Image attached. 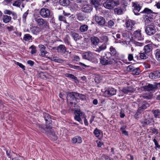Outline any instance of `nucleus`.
<instances>
[{
  "label": "nucleus",
  "mask_w": 160,
  "mask_h": 160,
  "mask_svg": "<svg viewBox=\"0 0 160 160\" xmlns=\"http://www.w3.org/2000/svg\"><path fill=\"white\" fill-rule=\"evenodd\" d=\"M21 3L22 2L20 0L16 1L12 4V5L17 7H19L21 5Z\"/></svg>",
  "instance_id": "nucleus-52"
},
{
  "label": "nucleus",
  "mask_w": 160,
  "mask_h": 160,
  "mask_svg": "<svg viewBox=\"0 0 160 160\" xmlns=\"http://www.w3.org/2000/svg\"><path fill=\"white\" fill-rule=\"evenodd\" d=\"M32 32L34 34L37 35L40 32V28L37 27H34L31 28Z\"/></svg>",
  "instance_id": "nucleus-36"
},
{
  "label": "nucleus",
  "mask_w": 160,
  "mask_h": 160,
  "mask_svg": "<svg viewBox=\"0 0 160 160\" xmlns=\"http://www.w3.org/2000/svg\"><path fill=\"white\" fill-rule=\"evenodd\" d=\"M114 12L118 15L122 14L123 13V10L120 7H118L114 9Z\"/></svg>",
  "instance_id": "nucleus-40"
},
{
  "label": "nucleus",
  "mask_w": 160,
  "mask_h": 160,
  "mask_svg": "<svg viewBox=\"0 0 160 160\" xmlns=\"http://www.w3.org/2000/svg\"><path fill=\"white\" fill-rule=\"evenodd\" d=\"M95 20L100 25H103L105 23V19L101 16H98L96 15L95 16Z\"/></svg>",
  "instance_id": "nucleus-19"
},
{
  "label": "nucleus",
  "mask_w": 160,
  "mask_h": 160,
  "mask_svg": "<svg viewBox=\"0 0 160 160\" xmlns=\"http://www.w3.org/2000/svg\"><path fill=\"white\" fill-rule=\"evenodd\" d=\"M149 77L151 79H155L160 77V71H153L151 72L149 75Z\"/></svg>",
  "instance_id": "nucleus-17"
},
{
  "label": "nucleus",
  "mask_w": 160,
  "mask_h": 160,
  "mask_svg": "<svg viewBox=\"0 0 160 160\" xmlns=\"http://www.w3.org/2000/svg\"><path fill=\"white\" fill-rule=\"evenodd\" d=\"M133 11L134 14L136 15H140L143 13H141L142 10V6L140 5L137 2L133 3Z\"/></svg>",
  "instance_id": "nucleus-9"
},
{
  "label": "nucleus",
  "mask_w": 160,
  "mask_h": 160,
  "mask_svg": "<svg viewBox=\"0 0 160 160\" xmlns=\"http://www.w3.org/2000/svg\"><path fill=\"white\" fill-rule=\"evenodd\" d=\"M109 49L110 52H107L106 53L110 54V57L111 58H112V57H114L116 58H119V53L112 46H111Z\"/></svg>",
  "instance_id": "nucleus-12"
},
{
  "label": "nucleus",
  "mask_w": 160,
  "mask_h": 160,
  "mask_svg": "<svg viewBox=\"0 0 160 160\" xmlns=\"http://www.w3.org/2000/svg\"><path fill=\"white\" fill-rule=\"evenodd\" d=\"M38 47L40 49V50H45L46 48L45 47V46L42 44H39L38 45Z\"/></svg>",
  "instance_id": "nucleus-64"
},
{
  "label": "nucleus",
  "mask_w": 160,
  "mask_h": 160,
  "mask_svg": "<svg viewBox=\"0 0 160 160\" xmlns=\"http://www.w3.org/2000/svg\"><path fill=\"white\" fill-rule=\"evenodd\" d=\"M68 65L69 66V67L70 68H72L77 70H82V68L79 66H75L70 64H68Z\"/></svg>",
  "instance_id": "nucleus-47"
},
{
  "label": "nucleus",
  "mask_w": 160,
  "mask_h": 160,
  "mask_svg": "<svg viewBox=\"0 0 160 160\" xmlns=\"http://www.w3.org/2000/svg\"><path fill=\"white\" fill-rule=\"evenodd\" d=\"M41 15L44 18H48L50 15V11L48 8H43L40 11Z\"/></svg>",
  "instance_id": "nucleus-15"
},
{
  "label": "nucleus",
  "mask_w": 160,
  "mask_h": 160,
  "mask_svg": "<svg viewBox=\"0 0 160 160\" xmlns=\"http://www.w3.org/2000/svg\"><path fill=\"white\" fill-rule=\"evenodd\" d=\"M101 133H102L101 130L98 129L97 128H96L93 131V133L95 136L97 137H99Z\"/></svg>",
  "instance_id": "nucleus-43"
},
{
  "label": "nucleus",
  "mask_w": 160,
  "mask_h": 160,
  "mask_svg": "<svg viewBox=\"0 0 160 160\" xmlns=\"http://www.w3.org/2000/svg\"><path fill=\"white\" fill-rule=\"evenodd\" d=\"M90 3L94 6L95 7L97 8L99 5V3L97 0H91L90 1Z\"/></svg>",
  "instance_id": "nucleus-44"
},
{
  "label": "nucleus",
  "mask_w": 160,
  "mask_h": 160,
  "mask_svg": "<svg viewBox=\"0 0 160 160\" xmlns=\"http://www.w3.org/2000/svg\"><path fill=\"white\" fill-rule=\"evenodd\" d=\"M101 38L102 42H104V43H106V44L108 41V38L107 36L106 35H102L101 37Z\"/></svg>",
  "instance_id": "nucleus-46"
},
{
  "label": "nucleus",
  "mask_w": 160,
  "mask_h": 160,
  "mask_svg": "<svg viewBox=\"0 0 160 160\" xmlns=\"http://www.w3.org/2000/svg\"><path fill=\"white\" fill-rule=\"evenodd\" d=\"M135 67H134L133 65H130L127 67V70L128 72H132L134 70V68Z\"/></svg>",
  "instance_id": "nucleus-53"
},
{
  "label": "nucleus",
  "mask_w": 160,
  "mask_h": 160,
  "mask_svg": "<svg viewBox=\"0 0 160 160\" xmlns=\"http://www.w3.org/2000/svg\"><path fill=\"white\" fill-rule=\"evenodd\" d=\"M135 22L134 21L128 20L126 23L127 28L129 30H134L135 28Z\"/></svg>",
  "instance_id": "nucleus-14"
},
{
  "label": "nucleus",
  "mask_w": 160,
  "mask_h": 160,
  "mask_svg": "<svg viewBox=\"0 0 160 160\" xmlns=\"http://www.w3.org/2000/svg\"><path fill=\"white\" fill-rule=\"evenodd\" d=\"M152 112L155 118H160V111L159 109L153 110Z\"/></svg>",
  "instance_id": "nucleus-32"
},
{
  "label": "nucleus",
  "mask_w": 160,
  "mask_h": 160,
  "mask_svg": "<svg viewBox=\"0 0 160 160\" xmlns=\"http://www.w3.org/2000/svg\"><path fill=\"white\" fill-rule=\"evenodd\" d=\"M90 40L91 42V45L95 46L99 43L100 40L98 38L94 36H92L90 38Z\"/></svg>",
  "instance_id": "nucleus-21"
},
{
  "label": "nucleus",
  "mask_w": 160,
  "mask_h": 160,
  "mask_svg": "<svg viewBox=\"0 0 160 160\" xmlns=\"http://www.w3.org/2000/svg\"><path fill=\"white\" fill-rule=\"evenodd\" d=\"M122 35V37L125 38V37H127L129 36L128 33L127 31H124V32H123Z\"/></svg>",
  "instance_id": "nucleus-60"
},
{
  "label": "nucleus",
  "mask_w": 160,
  "mask_h": 160,
  "mask_svg": "<svg viewBox=\"0 0 160 160\" xmlns=\"http://www.w3.org/2000/svg\"><path fill=\"white\" fill-rule=\"evenodd\" d=\"M155 88V87L153 86V85L150 84H149L147 86H143L142 87L141 89L142 91H150L153 90Z\"/></svg>",
  "instance_id": "nucleus-23"
},
{
  "label": "nucleus",
  "mask_w": 160,
  "mask_h": 160,
  "mask_svg": "<svg viewBox=\"0 0 160 160\" xmlns=\"http://www.w3.org/2000/svg\"><path fill=\"white\" fill-rule=\"evenodd\" d=\"M149 106V104L146 101H144L142 104V105L138 109V113H141L145 109Z\"/></svg>",
  "instance_id": "nucleus-16"
},
{
  "label": "nucleus",
  "mask_w": 160,
  "mask_h": 160,
  "mask_svg": "<svg viewBox=\"0 0 160 160\" xmlns=\"http://www.w3.org/2000/svg\"><path fill=\"white\" fill-rule=\"evenodd\" d=\"M141 13L145 14L143 15V19L146 24H148L152 21L154 15L155 14V12L148 8H145Z\"/></svg>",
  "instance_id": "nucleus-2"
},
{
  "label": "nucleus",
  "mask_w": 160,
  "mask_h": 160,
  "mask_svg": "<svg viewBox=\"0 0 160 160\" xmlns=\"http://www.w3.org/2000/svg\"><path fill=\"white\" fill-rule=\"evenodd\" d=\"M152 44H148L144 47L143 50L145 53H147L149 54L150 52H152Z\"/></svg>",
  "instance_id": "nucleus-24"
},
{
  "label": "nucleus",
  "mask_w": 160,
  "mask_h": 160,
  "mask_svg": "<svg viewBox=\"0 0 160 160\" xmlns=\"http://www.w3.org/2000/svg\"><path fill=\"white\" fill-rule=\"evenodd\" d=\"M69 39L70 38L69 36L68 35H67L64 38L63 40L66 44H67L68 45H69L70 44V43L69 41Z\"/></svg>",
  "instance_id": "nucleus-51"
},
{
  "label": "nucleus",
  "mask_w": 160,
  "mask_h": 160,
  "mask_svg": "<svg viewBox=\"0 0 160 160\" xmlns=\"http://www.w3.org/2000/svg\"><path fill=\"white\" fill-rule=\"evenodd\" d=\"M133 89L130 86H128L126 87H123L122 88L121 91L122 92L125 94H128L129 93L133 92Z\"/></svg>",
  "instance_id": "nucleus-25"
},
{
  "label": "nucleus",
  "mask_w": 160,
  "mask_h": 160,
  "mask_svg": "<svg viewBox=\"0 0 160 160\" xmlns=\"http://www.w3.org/2000/svg\"><path fill=\"white\" fill-rule=\"evenodd\" d=\"M71 141L73 144H75L76 143H80L82 142V140L80 137L76 136L72 139Z\"/></svg>",
  "instance_id": "nucleus-26"
},
{
  "label": "nucleus",
  "mask_w": 160,
  "mask_h": 160,
  "mask_svg": "<svg viewBox=\"0 0 160 160\" xmlns=\"http://www.w3.org/2000/svg\"><path fill=\"white\" fill-rule=\"evenodd\" d=\"M77 92H67V102L72 107H75V105L77 103Z\"/></svg>",
  "instance_id": "nucleus-3"
},
{
  "label": "nucleus",
  "mask_w": 160,
  "mask_h": 160,
  "mask_svg": "<svg viewBox=\"0 0 160 160\" xmlns=\"http://www.w3.org/2000/svg\"><path fill=\"white\" fill-rule=\"evenodd\" d=\"M29 49H31L32 50L31 51V53L32 54H33L36 52V48L35 46L33 45H32L30 48Z\"/></svg>",
  "instance_id": "nucleus-50"
},
{
  "label": "nucleus",
  "mask_w": 160,
  "mask_h": 160,
  "mask_svg": "<svg viewBox=\"0 0 160 160\" xmlns=\"http://www.w3.org/2000/svg\"><path fill=\"white\" fill-rule=\"evenodd\" d=\"M87 37L88 38H90L91 36L94 34H95V32H94L91 29H89L87 32L86 33Z\"/></svg>",
  "instance_id": "nucleus-45"
},
{
  "label": "nucleus",
  "mask_w": 160,
  "mask_h": 160,
  "mask_svg": "<svg viewBox=\"0 0 160 160\" xmlns=\"http://www.w3.org/2000/svg\"><path fill=\"white\" fill-rule=\"evenodd\" d=\"M132 36L135 38V39H137L138 40H141L142 38L141 31L139 30H136L133 32Z\"/></svg>",
  "instance_id": "nucleus-27"
},
{
  "label": "nucleus",
  "mask_w": 160,
  "mask_h": 160,
  "mask_svg": "<svg viewBox=\"0 0 160 160\" xmlns=\"http://www.w3.org/2000/svg\"><path fill=\"white\" fill-rule=\"evenodd\" d=\"M2 20L5 23H8L10 22L12 19L11 16L7 15H4L2 18Z\"/></svg>",
  "instance_id": "nucleus-34"
},
{
  "label": "nucleus",
  "mask_w": 160,
  "mask_h": 160,
  "mask_svg": "<svg viewBox=\"0 0 160 160\" xmlns=\"http://www.w3.org/2000/svg\"><path fill=\"white\" fill-rule=\"evenodd\" d=\"M141 71L139 68H135L134 70L132 71V74L133 75H139Z\"/></svg>",
  "instance_id": "nucleus-38"
},
{
  "label": "nucleus",
  "mask_w": 160,
  "mask_h": 160,
  "mask_svg": "<svg viewBox=\"0 0 160 160\" xmlns=\"http://www.w3.org/2000/svg\"><path fill=\"white\" fill-rule=\"evenodd\" d=\"M88 27L87 25L83 24L81 25L79 28L80 31L81 32H84L87 31Z\"/></svg>",
  "instance_id": "nucleus-31"
},
{
  "label": "nucleus",
  "mask_w": 160,
  "mask_h": 160,
  "mask_svg": "<svg viewBox=\"0 0 160 160\" xmlns=\"http://www.w3.org/2000/svg\"><path fill=\"white\" fill-rule=\"evenodd\" d=\"M67 49L65 46L63 44L59 45L57 47L56 49L57 52L61 54H63L66 52H68V51H67Z\"/></svg>",
  "instance_id": "nucleus-20"
},
{
  "label": "nucleus",
  "mask_w": 160,
  "mask_h": 160,
  "mask_svg": "<svg viewBox=\"0 0 160 160\" xmlns=\"http://www.w3.org/2000/svg\"><path fill=\"white\" fill-rule=\"evenodd\" d=\"M155 27V25L153 24L147 26L145 29L146 33L150 36L154 35L156 32Z\"/></svg>",
  "instance_id": "nucleus-7"
},
{
  "label": "nucleus",
  "mask_w": 160,
  "mask_h": 160,
  "mask_svg": "<svg viewBox=\"0 0 160 160\" xmlns=\"http://www.w3.org/2000/svg\"><path fill=\"white\" fill-rule=\"evenodd\" d=\"M23 40L26 41H28L32 40V37L29 34H26L24 35Z\"/></svg>",
  "instance_id": "nucleus-37"
},
{
  "label": "nucleus",
  "mask_w": 160,
  "mask_h": 160,
  "mask_svg": "<svg viewBox=\"0 0 160 160\" xmlns=\"http://www.w3.org/2000/svg\"><path fill=\"white\" fill-rule=\"evenodd\" d=\"M27 63L29 64L30 66L32 67L33 65L34 62L32 60H29L27 61Z\"/></svg>",
  "instance_id": "nucleus-62"
},
{
  "label": "nucleus",
  "mask_w": 160,
  "mask_h": 160,
  "mask_svg": "<svg viewBox=\"0 0 160 160\" xmlns=\"http://www.w3.org/2000/svg\"><path fill=\"white\" fill-rule=\"evenodd\" d=\"M16 157L12 158V160H25L22 157L20 156L16 155Z\"/></svg>",
  "instance_id": "nucleus-56"
},
{
  "label": "nucleus",
  "mask_w": 160,
  "mask_h": 160,
  "mask_svg": "<svg viewBox=\"0 0 160 160\" xmlns=\"http://www.w3.org/2000/svg\"><path fill=\"white\" fill-rule=\"evenodd\" d=\"M76 94L77 95V98H78V97L80 99H81L82 100H84L85 99L86 96L85 95H84L82 94H80L77 92Z\"/></svg>",
  "instance_id": "nucleus-49"
},
{
  "label": "nucleus",
  "mask_w": 160,
  "mask_h": 160,
  "mask_svg": "<svg viewBox=\"0 0 160 160\" xmlns=\"http://www.w3.org/2000/svg\"><path fill=\"white\" fill-rule=\"evenodd\" d=\"M70 35L76 42L81 39L82 38L81 35L76 32H72L70 33Z\"/></svg>",
  "instance_id": "nucleus-22"
},
{
  "label": "nucleus",
  "mask_w": 160,
  "mask_h": 160,
  "mask_svg": "<svg viewBox=\"0 0 160 160\" xmlns=\"http://www.w3.org/2000/svg\"><path fill=\"white\" fill-rule=\"evenodd\" d=\"M117 90L112 88H109L104 92V96L106 97H110L116 94Z\"/></svg>",
  "instance_id": "nucleus-10"
},
{
  "label": "nucleus",
  "mask_w": 160,
  "mask_h": 160,
  "mask_svg": "<svg viewBox=\"0 0 160 160\" xmlns=\"http://www.w3.org/2000/svg\"><path fill=\"white\" fill-rule=\"evenodd\" d=\"M153 141L155 143V149H156L157 148H160V145H159L157 141L155 139H154L153 140Z\"/></svg>",
  "instance_id": "nucleus-58"
},
{
  "label": "nucleus",
  "mask_w": 160,
  "mask_h": 160,
  "mask_svg": "<svg viewBox=\"0 0 160 160\" xmlns=\"http://www.w3.org/2000/svg\"><path fill=\"white\" fill-rule=\"evenodd\" d=\"M82 55L83 59L95 63L98 62L97 59L94 57L93 53L90 51L85 52Z\"/></svg>",
  "instance_id": "nucleus-5"
},
{
  "label": "nucleus",
  "mask_w": 160,
  "mask_h": 160,
  "mask_svg": "<svg viewBox=\"0 0 160 160\" xmlns=\"http://www.w3.org/2000/svg\"><path fill=\"white\" fill-rule=\"evenodd\" d=\"M92 6L89 4L83 5L81 8L82 11L88 14L90 13L92 11Z\"/></svg>",
  "instance_id": "nucleus-11"
},
{
  "label": "nucleus",
  "mask_w": 160,
  "mask_h": 160,
  "mask_svg": "<svg viewBox=\"0 0 160 160\" xmlns=\"http://www.w3.org/2000/svg\"><path fill=\"white\" fill-rule=\"evenodd\" d=\"M43 116L46 121V127L52 125V121L50 115L48 113L44 112Z\"/></svg>",
  "instance_id": "nucleus-13"
},
{
  "label": "nucleus",
  "mask_w": 160,
  "mask_h": 160,
  "mask_svg": "<svg viewBox=\"0 0 160 160\" xmlns=\"http://www.w3.org/2000/svg\"><path fill=\"white\" fill-rule=\"evenodd\" d=\"M17 65L19 66L23 70H25V67L24 65L22 64V63L19 62H17Z\"/></svg>",
  "instance_id": "nucleus-63"
},
{
  "label": "nucleus",
  "mask_w": 160,
  "mask_h": 160,
  "mask_svg": "<svg viewBox=\"0 0 160 160\" xmlns=\"http://www.w3.org/2000/svg\"><path fill=\"white\" fill-rule=\"evenodd\" d=\"M107 48L106 44V43H103L102 45L99 46H98L95 50V51L99 52L102 50H103L106 49Z\"/></svg>",
  "instance_id": "nucleus-28"
},
{
  "label": "nucleus",
  "mask_w": 160,
  "mask_h": 160,
  "mask_svg": "<svg viewBox=\"0 0 160 160\" xmlns=\"http://www.w3.org/2000/svg\"><path fill=\"white\" fill-rule=\"evenodd\" d=\"M4 12L5 14H7L9 15L12 13V12L11 11L8 10H5Z\"/></svg>",
  "instance_id": "nucleus-61"
},
{
  "label": "nucleus",
  "mask_w": 160,
  "mask_h": 160,
  "mask_svg": "<svg viewBox=\"0 0 160 160\" xmlns=\"http://www.w3.org/2000/svg\"><path fill=\"white\" fill-rule=\"evenodd\" d=\"M155 56L157 60L160 61V49H157L155 51Z\"/></svg>",
  "instance_id": "nucleus-42"
},
{
  "label": "nucleus",
  "mask_w": 160,
  "mask_h": 160,
  "mask_svg": "<svg viewBox=\"0 0 160 160\" xmlns=\"http://www.w3.org/2000/svg\"><path fill=\"white\" fill-rule=\"evenodd\" d=\"M115 60L112 58L110 57V54L106 53L105 55L101 57L100 59V62L103 65L111 64Z\"/></svg>",
  "instance_id": "nucleus-4"
},
{
  "label": "nucleus",
  "mask_w": 160,
  "mask_h": 160,
  "mask_svg": "<svg viewBox=\"0 0 160 160\" xmlns=\"http://www.w3.org/2000/svg\"><path fill=\"white\" fill-rule=\"evenodd\" d=\"M36 21L38 26L46 29H49L48 22L42 18L36 19Z\"/></svg>",
  "instance_id": "nucleus-8"
},
{
  "label": "nucleus",
  "mask_w": 160,
  "mask_h": 160,
  "mask_svg": "<svg viewBox=\"0 0 160 160\" xmlns=\"http://www.w3.org/2000/svg\"><path fill=\"white\" fill-rule=\"evenodd\" d=\"M140 122L142 124V126L144 127L149 125L151 123V121L150 119H148L141 120Z\"/></svg>",
  "instance_id": "nucleus-30"
},
{
  "label": "nucleus",
  "mask_w": 160,
  "mask_h": 160,
  "mask_svg": "<svg viewBox=\"0 0 160 160\" xmlns=\"http://www.w3.org/2000/svg\"><path fill=\"white\" fill-rule=\"evenodd\" d=\"M119 4L118 1L113 0H107L103 4L104 7L108 9H112Z\"/></svg>",
  "instance_id": "nucleus-6"
},
{
  "label": "nucleus",
  "mask_w": 160,
  "mask_h": 160,
  "mask_svg": "<svg viewBox=\"0 0 160 160\" xmlns=\"http://www.w3.org/2000/svg\"><path fill=\"white\" fill-rule=\"evenodd\" d=\"M77 18L79 21H82L84 20L86 18L84 14L82 12H80L76 14Z\"/></svg>",
  "instance_id": "nucleus-29"
},
{
  "label": "nucleus",
  "mask_w": 160,
  "mask_h": 160,
  "mask_svg": "<svg viewBox=\"0 0 160 160\" xmlns=\"http://www.w3.org/2000/svg\"><path fill=\"white\" fill-rule=\"evenodd\" d=\"M115 22L111 20H109L108 22V26L109 28H112L115 25Z\"/></svg>",
  "instance_id": "nucleus-48"
},
{
  "label": "nucleus",
  "mask_w": 160,
  "mask_h": 160,
  "mask_svg": "<svg viewBox=\"0 0 160 160\" xmlns=\"http://www.w3.org/2000/svg\"><path fill=\"white\" fill-rule=\"evenodd\" d=\"M65 76L67 78L75 80L76 83L78 82L77 77L73 74L70 73H66L65 74Z\"/></svg>",
  "instance_id": "nucleus-35"
},
{
  "label": "nucleus",
  "mask_w": 160,
  "mask_h": 160,
  "mask_svg": "<svg viewBox=\"0 0 160 160\" xmlns=\"http://www.w3.org/2000/svg\"><path fill=\"white\" fill-rule=\"evenodd\" d=\"M37 127L39 130L43 133H45L52 140L56 141L58 138L54 130L52 129V125L45 127L42 124L37 125Z\"/></svg>",
  "instance_id": "nucleus-1"
},
{
  "label": "nucleus",
  "mask_w": 160,
  "mask_h": 160,
  "mask_svg": "<svg viewBox=\"0 0 160 160\" xmlns=\"http://www.w3.org/2000/svg\"><path fill=\"white\" fill-rule=\"evenodd\" d=\"M150 130L152 131V133L153 134H158V130L152 127L150 128Z\"/></svg>",
  "instance_id": "nucleus-57"
},
{
  "label": "nucleus",
  "mask_w": 160,
  "mask_h": 160,
  "mask_svg": "<svg viewBox=\"0 0 160 160\" xmlns=\"http://www.w3.org/2000/svg\"><path fill=\"white\" fill-rule=\"evenodd\" d=\"M40 51L41 56L43 57H45L46 54L48 53L45 50H40Z\"/></svg>",
  "instance_id": "nucleus-55"
},
{
  "label": "nucleus",
  "mask_w": 160,
  "mask_h": 160,
  "mask_svg": "<svg viewBox=\"0 0 160 160\" xmlns=\"http://www.w3.org/2000/svg\"><path fill=\"white\" fill-rule=\"evenodd\" d=\"M82 114L83 112H82L80 110H75L74 112V119L79 122H80L82 121L80 117L82 116Z\"/></svg>",
  "instance_id": "nucleus-18"
},
{
  "label": "nucleus",
  "mask_w": 160,
  "mask_h": 160,
  "mask_svg": "<svg viewBox=\"0 0 160 160\" xmlns=\"http://www.w3.org/2000/svg\"><path fill=\"white\" fill-rule=\"evenodd\" d=\"M140 57L141 59H145L148 57V54L145 53V52H143L140 53Z\"/></svg>",
  "instance_id": "nucleus-41"
},
{
  "label": "nucleus",
  "mask_w": 160,
  "mask_h": 160,
  "mask_svg": "<svg viewBox=\"0 0 160 160\" xmlns=\"http://www.w3.org/2000/svg\"><path fill=\"white\" fill-rule=\"evenodd\" d=\"M58 19L59 21H62L66 23H67L66 18L63 16L59 15L58 17Z\"/></svg>",
  "instance_id": "nucleus-54"
},
{
  "label": "nucleus",
  "mask_w": 160,
  "mask_h": 160,
  "mask_svg": "<svg viewBox=\"0 0 160 160\" xmlns=\"http://www.w3.org/2000/svg\"><path fill=\"white\" fill-rule=\"evenodd\" d=\"M6 154L8 157L9 158H12L15 156L16 154L12 151H11L10 150H7L6 151Z\"/></svg>",
  "instance_id": "nucleus-39"
},
{
  "label": "nucleus",
  "mask_w": 160,
  "mask_h": 160,
  "mask_svg": "<svg viewBox=\"0 0 160 160\" xmlns=\"http://www.w3.org/2000/svg\"><path fill=\"white\" fill-rule=\"evenodd\" d=\"M70 2L69 0H59V3L61 5L67 6L69 5Z\"/></svg>",
  "instance_id": "nucleus-33"
},
{
  "label": "nucleus",
  "mask_w": 160,
  "mask_h": 160,
  "mask_svg": "<svg viewBox=\"0 0 160 160\" xmlns=\"http://www.w3.org/2000/svg\"><path fill=\"white\" fill-rule=\"evenodd\" d=\"M6 28L9 32H10L14 30V27L12 26H11L10 27L8 26L6 27Z\"/></svg>",
  "instance_id": "nucleus-59"
}]
</instances>
